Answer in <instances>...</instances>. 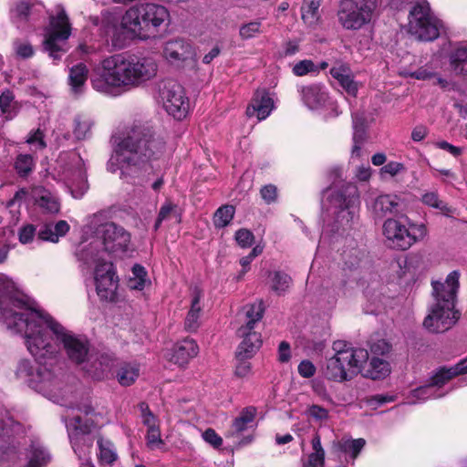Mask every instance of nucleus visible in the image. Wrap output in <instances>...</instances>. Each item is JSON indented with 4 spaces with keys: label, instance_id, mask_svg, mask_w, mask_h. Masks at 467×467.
<instances>
[{
    "label": "nucleus",
    "instance_id": "nucleus-1",
    "mask_svg": "<svg viewBox=\"0 0 467 467\" xmlns=\"http://www.w3.org/2000/svg\"><path fill=\"white\" fill-rule=\"evenodd\" d=\"M165 143L145 125H133L117 143L108 169L119 171V177L131 184L143 182V175L150 168L149 161L162 155Z\"/></svg>",
    "mask_w": 467,
    "mask_h": 467
},
{
    "label": "nucleus",
    "instance_id": "nucleus-2",
    "mask_svg": "<svg viewBox=\"0 0 467 467\" xmlns=\"http://www.w3.org/2000/svg\"><path fill=\"white\" fill-rule=\"evenodd\" d=\"M157 73L158 63L151 57L115 54L94 67L90 82L95 90L116 97L154 78Z\"/></svg>",
    "mask_w": 467,
    "mask_h": 467
},
{
    "label": "nucleus",
    "instance_id": "nucleus-3",
    "mask_svg": "<svg viewBox=\"0 0 467 467\" xmlns=\"http://www.w3.org/2000/svg\"><path fill=\"white\" fill-rule=\"evenodd\" d=\"M29 314L32 320L36 321L32 326L36 337H43L47 342L57 347L60 345L67 358L79 366L92 379L99 380L108 376L114 365V359L105 357L100 360L99 368L89 364L87 359L91 353L88 340L85 337L68 330L47 313L29 312Z\"/></svg>",
    "mask_w": 467,
    "mask_h": 467
},
{
    "label": "nucleus",
    "instance_id": "nucleus-4",
    "mask_svg": "<svg viewBox=\"0 0 467 467\" xmlns=\"http://www.w3.org/2000/svg\"><path fill=\"white\" fill-rule=\"evenodd\" d=\"M0 311L9 329L24 334L30 353L38 357L56 351V348L47 339L34 334L32 326L36 321L32 320L29 312L41 311L19 291L16 282L3 273H0Z\"/></svg>",
    "mask_w": 467,
    "mask_h": 467
},
{
    "label": "nucleus",
    "instance_id": "nucleus-5",
    "mask_svg": "<svg viewBox=\"0 0 467 467\" xmlns=\"http://www.w3.org/2000/svg\"><path fill=\"white\" fill-rule=\"evenodd\" d=\"M460 274L450 273L444 283L433 281L434 303L423 321L426 329L432 333H442L450 329L458 320L459 313L454 310L456 293L459 288Z\"/></svg>",
    "mask_w": 467,
    "mask_h": 467
},
{
    "label": "nucleus",
    "instance_id": "nucleus-6",
    "mask_svg": "<svg viewBox=\"0 0 467 467\" xmlns=\"http://www.w3.org/2000/svg\"><path fill=\"white\" fill-rule=\"evenodd\" d=\"M52 345L57 348L55 344ZM55 349L56 351L52 354L47 353V355L38 357L31 353L36 359V366L29 359H20L15 373L18 379L29 387L42 392L45 396L53 400L54 402H59L58 392L61 390V382L54 370L47 367V365H52L51 362L49 364L46 362L42 364V359L52 360L56 358L58 348Z\"/></svg>",
    "mask_w": 467,
    "mask_h": 467
},
{
    "label": "nucleus",
    "instance_id": "nucleus-7",
    "mask_svg": "<svg viewBox=\"0 0 467 467\" xmlns=\"http://www.w3.org/2000/svg\"><path fill=\"white\" fill-rule=\"evenodd\" d=\"M335 355L327 359L324 370L325 377L336 382L350 380L362 371L368 359V352L364 348H354L345 341L333 343Z\"/></svg>",
    "mask_w": 467,
    "mask_h": 467
},
{
    "label": "nucleus",
    "instance_id": "nucleus-8",
    "mask_svg": "<svg viewBox=\"0 0 467 467\" xmlns=\"http://www.w3.org/2000/svg\"><path fill=\"white\" fill-rule=\"evenodd\" d=\"M93 412V408L88 400H85L76 407L66 409L62 416L65 421L72 448L78 458L82 461L79 467H95L89 461L91 440L88 437L89 431V420L83 419L81 414L88 416Z\"/></svg>",
    "mask_w": 467,
    "mask_h": 467
},
{
    "label": "nucleus",
    "instance_id": "nucleus-9",
    "mask_svg": "<svg viewBox=\"0 0 467 467\" xmlns=\"http://www.w3.org/2000/svg\"><path fill=\"white\" fill-rule=\"evenodd\" d=\"M429 231L425 223L410 220L407 215L388 218L382 225V234L387 245L394 250L407 251L423 242Z\"/></svg>",
    "mask_w": 467,
    "mask_h": 467
},
{
    "label": "nucleus",
    "instance_id": "nucleus-10",
    "mask_svg": "<svg viewBox=\"0 0 467 467\" xmlns=\"http://www.w3.org/2000/svg\"><path fill=\"white\" fill-rule=\"evenodd\" d=\"M327 199L331 213L335 216V227H349L358 217L359 211V193L358 187L351 182L334 184L327 190Z\"/></svg>",
    "mask_w": 467,
    "mask_h": 467
},
{
    "label": "nucleus",
    "instance_id": "nucleus-11",
    "mask_svg": "<svg viewBox=\"0 0 467 467\" xmlns=\"http://www.w3.org/2000/svg\"><path fill=\"white\" fill-rule=\"evenodd\" d=\"M166 7L157 4H140L129 8L122 16L123 26L134 36L145 37L154 33L168 19Z\"/></svg>",
    "mask_w": 467,
    "mask_h": 467
},
{
    "label": "nucleus",
    "instance_id": "nucleus-12",
    "mask_svg": "<svg viewBox=\"0 0 467 467\" xmlns=\"http://www.w3.org/2000/svg\"><path fill=\"white\" fill-rule=\"evenodd\" d=\"M381 0H340L337 21L346 30L358 31L374 21Z\"/></svg>",
    "mask_w": 467,
    "mask_h": 467
},
{
    "label": "nucleus",
    "instance_id": "nucleus-13",
    "mask_svg": "<svg viewBox=\"0 0 467 467\" xmlns=\"http://www.w3.org/2000/svg\"><path fill=\"white\" fill-rule=\"evenodd\" d=\"M71 34L68 17L61 5L56 6L55 14L49 16L46 30L44 48L54 60L61 59L67 51V40Z\"/></svg>",
    "mask_w": 467,
    "mask_h": 467
},
{
    "label": "nucleus",
    "instance_id": "nucleus-14",
    "mask_svg": "<svg viewBox=\"0 0 467 467\" xmlns=\"http://www.w3.org/2000/svg\"><path fill=\"white\" fill-rule=\"evenodd\" d=\"M409 33L421 41H432L440 35L441 22L431 13L429 4L419 1L409 15Z\"/></svg>",
    "mask_w": 467,
    "mask_h": 467
},
{
    "label": "nucleus",
    "instance_id": "nucleus-15",
    "mask_svg": "<svg viewBox=\"0 0 467 467\" xmlns=\"http://www.w3.org/2000/svg\"><path fill=\"white\" fill-rule=\"evenodd\" d=\"M467 373V358L461 360L451 368H441L431 378L430 384L413 389L409 397V403L415 404L430 399L444 396L440 388L455 376Z\"/></svg>",
    "mask_w": 467,
    "mask_h": 467
},
{
    "label": "nucleus",
    "instance_id": "nucleus-16",
    "mask_svg": "<svg viewBox=\"0 0 467 467\" xmlns=\"http://www.w3.org/2000/svg\"><path fill=\"white\" fill-rule=\"evenodd\" d=\"M160 99L167 113L181 120L190 111V99L184 88L175 80H163L159 86Z\"/></svg>",
    "mask_w": 467,
    "mask_h": 467
},
{
    "label": "nucleus",
    "instance_id": "nucleus-17",
    "mask_svg": "<svg viewBox=\"0 0 467 467\" xmlns=\"http://www.w3.org/2000/svg\"><path fill=\"white\" fill-rule=\"evenodd\" d=\"M162 57L170 65L182 67L189 64H196V51L192 43L182 37H176L164 42L161 50Z\"/></svg>",
    "mask_w": 467,
    "mask_h": 467
},
{
    "label": "nucleus",
    "instance_id": "nucleus-18",
    "mask_svg": "<svg viewBox=\"0 0 467 467\" xmlns=\"http://www.w3.org/2000/svg\"><path fill=\"white\" fill-rule=\"evenodd\" d=\"M97 234L102 240L104 250L111 254H123L130 244V233L112 222L101 224Z\"/></svg>",
    "mask_w": 467,
    "mask_h": 467
},
{
    "label": "nucleus",
    "instance_id": "nucleus-19",
    "mask_svg": "<svg viewBox=\"0 0 467 467\" xmlns=\"http://www.w3.org/2000/svg\"><path fill=\"white\" fill-rule=\"evenodd\" d=\"M76 255L78 260L87 266L94 265V280H97L99 275L104 276L115 275L113 265L110 262L106 261L102 257V251L97 248V245L90 243L87 246H83L78 249Z\"/></svg>",
    "mask_w": 467,
    "mask_h": 467
},
{
    "label": "nucleus",
    "instance_id": "nucleus-20",
    "mask_svg": "<svg viewBox=\"0 0 467 467\" xmlns=\"http://www.w3.org/2000/svg\"><path fill=\"white\" fill-rule=\"evenodd\" d=\"M302 99L307 108L311 109H325L334 112L332 116L339 114L337 103L329 97L325 86L312 84L303 87L301 89Z\"/></svg>",
    "mask_w": 467,
    "mask_h": 467
},
{
    "label": "nucleus",
    "instance_id": "nucleus-21",
    "mask_svg": "<svg viewBox=\"0 0 467 467\" xmlns=\"http://www.w3.org/2000/svg\"><path fill=\"white\" fill-rule=\"evenodd\" d=\"M70 161L73 167L65 171V178L68 180L72 196L79 199L88 189L85 164L82 158L76 153L70 155Z\"/></svg>",
    "mask_w": 467,
    "mask_h": 467
},
{
    "label": "nucleus",
    "instance_id": "nucleus-22",
    "mask_svg": "<svg viewBox=\"0 0 467 467\" xmlns=\"http://www.w3.org/2000/svg\"><path fill=\"white\" fill-rule=\"evenodd\" d=\"M400 199L395 194H380L375 198L366 200V205L377 218H382L387 214L398 212Z\"/></svg>",
    "mask_w": 467,
    "mask_h": 467
},
{
    "label": "nucleus",
    "instance_id": "nucleus-23",
    "mask_svg": "<svg viewBox=\"0 0 467 467\" xmlns=\"http://www.w3.org/2000/svg\"><path fill=\"white\" fill-rule=\"evenodd\" d=\"M238 335L243 337L236 350V358H252L262 346L261 334L249 327H240Z\"/></svg>",
    "mask_w": 467,
    "mask_h": 467
},
{
    "label": "nucleus",
    "instance_id": "nucleus-24",
    "mask_svg": "<svg viewBox=\"0 0 467 467\" xmlns=\"http://www.w3.org/2000/svg\"><path fill=\"white\" fill-rule=\"evenodd\" d=\"M199 348L195 340L186 337L174 344L169 360L179 367H185L191 359L197 356Z\"/></svg>",
    "mask_w": 467,
    "mask_h": 467
},
{
    "label": "nucleus",
    "instance_id": "nucleus-25",
    "mask_svg": "<svg viewBox=\"0 0 467 467\" xmlns=\"http://www.w3.org/2000/svg\"><path fill=\"white\" fill-rule=\"evenodd\" d=\"M274 109V101L265 90H257L246 109L248 117H256L258 120L265 119Z\"/></svg>",
    "mask_w": 467,
    "mask_h": 467
},
{
    "label": "nucleus",
    "instance_id": "nucleus-26",
    "mask_svg": "<svg viewBox=\"0 0 467 467\" xmlns=\"http://www.w3.org/2000/svg\"><path fill=\"white\" fill-rule=\"evenodd\" d=\"M41 9L42 5L40 4L21 0L11 8V18L18 27H22L24 22L34 21L36 14L39 13Z\"/></svg>",
    "mask_w": 467,
    "mask_h": 467
},
{
    "label": "nucleus",
    "instance_id": "nucleus-27",
    "mask_svg": "<svg viewBox=\"0 0 467 467\" xmlns=\"http://www.w3.org/2000/svg\"><path fill=\"white\" fill-rule=\"evenodd\" d=\"M21 425L15 421L7 411L0 419V460L5 459L9 448V439L21 431Z\"/></svg>",
    "mask_w": 467,
    "mask_h": 467
},
{
    "label": "nucleus",
    "instance_id": "nucleus-28",
    "mask_svg": "<svg viewBox=\"0 0 467 467\" xmlns=\"http://www.w3.org/2000/svg\"><path fill=\"white\" fill-rule=\"evenodd\" d=\"M203 294L195 288L192 293L191 306L184 321V327L187 331H196L200 326V318L202 311V299Z\"/></svg>",
    "mask_w": 467,
    "mask_h": 467
},
{
    "label": "nucleus",
    "instance_id": "nucleus-29",
    "mask_svg": "<svg viewBox=\"0 0 467 467\" xmlns=\"http://www.w3.org/2000/svg\"><path fill=\"white\" fill-rule=\"evenodd\" d=\"M256 410L254 407L244 408L240 415L233 421L228 431V436L239 437L244 431L254 426Z\"/></svg>",
    "mask_w": 467,
    "mask_h": 467
},
{
    "label": "nucleus",
    "instance_id": "nucleus-30",
    "mask_svg": "<svg viewBox=\"0 0 467 467\" xmlns=\"http://www.w3.org/2000/svg\"><path fill=\"white\" fill-rule=\"evenodd\" d=\"M26 455L27 463L26 467H46L51 460L50 453L38 441H32Z\"/></svg>",
    "mask_w": 467,
    "mask_h": 467
},
{
    "label": "nucleus",
    "instance_id": "nucleus-31",
    "mask_svg": "<svg viewBox=\"0 0 467 467\" xmlns=\"http://www.w3.org/2000/svg\"><path fill=\"white\" fill-rule=\"evenodd\" d=\"M69 228V224L66 221L60 220L55 224L43 225L37 232V236L42 241L57 243L60 237L67 234Z\"/></svg>",
    "mask_w": 467,
    "mask_h": 467
},
{
    "label": "nucleus",
    "instance_id": "nucleus-32",
    "mask_svg": "<svg viewBox=\"0 0 467 467\" xmlns=\"http://www.w3.org/2000/svg\"><path fill=\"white\" fill-rule=\"evenodd\" d=\"M88 75V69L84 63H78L70 68L68 76L69 85L75 95H80L84 91Z\"/></svg>",
    "mask_w": 467,
    "mask_h": 467
},
{
    "label": "nucleus",
    "instance_id": "nucleus-33",
    "mask_svg": "<svg viewBox=\"0 0 467 467\" xmlns=\"http://www.w3.org/2000/svg\"><path fill=\"white\" fill-rule=\"evenodd\" d=\"M96 290L98 296L103 300H113L115 296V292L118 288V277L113 276H104L99 275L97 280L95 281Z\"/></svg>",
    "mask_w": 467,
    "mask_h": 467
},
{
    "label": "nucleus",
    "instance_id": "nucleus-34",
    "mask_svg": "<svg viewBox=\"0 0 467 467\" xmlns=\"http://www.w3.org/2000/svg\"><path fill=\"white\" fill-rule=\"evenodd\" d=\"M313 451L303 461V467H324L325 465V450L321 444V439L317 432L311 441Z\"/></svg>",
    "mask_w": 467,
    "mask_h": 467
},
{
    "label": "nucleus",
    "instance_id": "nucleus-35",
    "mask_svg": "<svg viewBox=\"0 0 467 467\" xmlns=\"http://www.w3.org/2000/svg\"><path fill=\"white\" fill-rule=\"evenodd\" d=\"M94 121L90 116L79 114L73 120V136L77 140H88L91 137Z\"/></svg>",
    "mask_w": 467,
    "mask_h": 467
},
{
    "label": "nucleus",
    "instance_id": "nucleus-36",
    "mask_svg": "<svg viewBox=\"0 0 467 467\" xmlns=\"http://www.w3.org/2000/svg\"><path fill=\"white\" fill-rule=\"evenodd\" d=\"M33 196L37 204L47 213H56L59 211V202L49 191L44 188H36L33 191Z\"/></svg>",
    "mask_w": 467,
    "mask_h": 467
},
{
    "label": "nucleus",
    "instance_id": "nucleus-37",
    "mask_svg": "<svg viewBox=\"0 0 467 467\" xmlns=\"http://www.w3.org/2000/svg\"><path fill=\"white\" fill-rule=\"evenodd\" d=\"M268 278L270 289L277 296H284L292 284V278L282 271L269 272Z\"/></svg>",
    "mask_w": 467,
    "mask_h": 467
},
{
    "label": "nucleus",
    "instance_id": "nucleus-38",
    "mask_svg": "<svg viewBox=\"0 0 467 467\" xmlns=\"http://www.w3.org/2000/svg\"><path fill=\"white\" fill-rule=\"evenodd\" d=\"M365 444L366 441L362 438L356 440L343 438L333 442V449L343 453H349L354 461Z\"/></svg>",
    "mask_w": 467,
    "mask_h": 467
},
{
    "label": "nucleus",
    "instance_id": "nucleus-39",
    "mask_svg": "<svg viewBox=\"0 0 467 467\" xmlns=\"http://www.w3.org/2000/svg\"><path fill=\"white\" fill-rule=\"evenodd\" d=\"M450 64L456 74L467 76V43L459 46L452 52Z\"/></svg>",
    "mask_w": 467,
    "mask_h": 467
},
{
    "label": "nucleus",
    "instance_id": "nucleus-40",
    "mask_svg": "<svg viewBox=\"0 0 467 467\" xmlns=\"http://www.w3.org/2000/svg\"><path fill=\"white\" fill-rule=\"evenodd\" d=\"M322 0H304L301 13L302 19L308 26H314L317 25L320 15L319 6Z\"/></svg>",
    "mask_w": 467,
    "mask_h": 467
},
{
    "label": "nucleus",
    "instance_id": "nucleus-41",
    "mask_svg": "<svg viewBox=\"0 0 467 467\" xmlns=\"http://www.w3.org/2000/svg\"><path fill=\"white\" fill-rule=\"evenodd\" d=\"M148 273L144 266L136 264L131 268V275L128 280V286L132 290L141 291L150 285Z\"/></svg>",
    "mask_w": 467,
    "mask_h": 467
},
{
    "label": "nucleus",
    "instance_id": "nucleus-42",
    "mask_svg": "<svg viewBox=\"0 0 467 467\" xmlns=\"http://www.w3.org/2000/svg\"><path fill=\"white\" fill-rule=\"evenodd\" d=\"M140 376V368L135 363H125L119 367L116 377L121 386H130Z\"/></svg>",
    "mask_w": 467,
    "mask_h": 467
},
{
    "label": "nucleus",
    "instance_id": "nucleus-43",
    "mask_svg": "<svg viewBox=\"0 0 467 467\" xmlns=\"http://www.w3.org/2000/svg\"><path fill=\"white\" fill-rule=\"evenodd\" d=\"M244 310L246 323L241 327H249V329L254 330V325L263 318L265 313L264 302L262 300H259L250 305H247L245 306Z\"/></svg>",
    "mask_w": 467,
    "mask_h": 467
},
{
    "label": "nucleus",
    "instance_id": "nucleus-44",
    "mask_svg": "<svg viewBox=\"0 0 467 467\" xmlns=\"http://www.w3.org/2000/svg\"><path fill=\"white\" fill-rule=\"evenodd\" d=\"M130 34L134 35L131 31L126 28L122 23L119 26H113L107 31L108 38L111 41L112 46L118 49L125 47L126 40L129 38Z\"/></svg>",
    "mask_w": 467,
    "mask_h": 467
},
{
    "label": "nucleus",
    "instance_id": "nucleus-45",
    "mask_svg": "<svg viewBox=\"0 0 467 467\" xmlns=\"http://www.w3.org/2000/svg\"><path fill=\"white\" fill-rule=\"evenodd\" d=\"M390 372V367L388 361L379 358H373L369 363V368L366 376L372 379H379L388 376Z\"/></svg>",
    "mask_w": 467,
    "mask_h": 467
},
{
    "label": "nucleus",
    "instance_id": "nucleus-46",
    "mask_svg": "<svg viewBox=\"0 0 467 467\" xmlns=\"http://www.w3.org/2000/svg\"><path fill=\"white\" fill-rule=\"evenodd\" d=\"M98 446L99 461L102 463L111 464L118 459L115 446L110 441L100 438L98 441Z\"/></svg>",
    "mask_w": 467,
    "mask_h": 467
},
{
    "label": "nucleus",
    "instance_id": "nucleus-47",
    "mask_svg": "<svg viewBox=\"0 0 467 467\" xmlns=\"http://www.w3.org/2000/svg\"><path fill=\"white\" fill-rule=\"evenodd\" d=\"M235 209L233 205H223L219 207L213 215V224L216 228L227 226L234 219Z\"/></svg>",
    "mask_w": 467,
    "mask_h": 467
},
{
    "label": "nucleus",
    "instance_id": "nucleus-48",
    "mask_svg": "<svg viewBox=\"0 0 467 467\" xmlns=\"http://www.w3.org/2000/svg\"><path fill=\"white\" fill-rule=\"evenodd\" d=\"M421 202L430 207L440 210L445 215H450L452 213V209L449 207L444 202L440 200L437 192H425L421 196Z\"/></svg>",
    "mask_w": 467,
    "mask_h": 467
},
{
    "label": "nucleus",
    "instance_id": "nucleus-49",
    "mask_svg": "<svg viewBox=\"0 0 467 467\" xmlns=\"http://www.w3.org/2000/svg\"><path fill=\"white\" fill-rule=\"evenodd\" d=\"M35 162L30 154H19L15 161V170L19 176L26 177L33 170Z\"/></svg>",
    "mask_w": 467,
    "mask_h": 467
},
{
    "label": "nucleus",
    "instance_id": "nucleus-50",
    "mask_svg": "<svg viewBox=\"0 0 467 467\" xmlns=\"http://www.w3.org/2000/svg\"><path fill=\"white\" fill-rule=\"evenodd\" d=\"M0 109L6 119H12L16 115L12 92L5 91L2 93L0 96Z\"/></svg>",
    "mask_w": 467,
    "mask_h": 467
},
{
    "label": "nucleus",
    "instance_id": "nucleus-51",
    "mask_svg": "<svg viewBox=\"0 0 467 467\" xmlns=\"http://www.w3.org/2000/svg\"><path fill=\"white\" fill-rule=\"evenodd\" d=\"M176 208L177 206L172 204L171 202H166L161 205L155 222V230H158L161 223L169 219L171 215H174L178 219V222L181 221V216L177 213Z\"/></svg>",
    "mask_w": 467,
    "mask_h": 467
},
{
    "label": "nucleus",
    "instance_id": "nucleus-52",
    "mask_svg": "<svg viewBox=\"0 0 467 467\" xmlns=\"http://www.w3.org/2000/svg\"><path fill=\"white\" fill-rule=\"evenodd\" d=\"M139 410L142 419V423L147 427V430L159 427L157 417L150 411L149 406L145 402L139 404Z\"/></svg>",
    "mask_w": 467,
    "mask_h": 467
},
{
    "label": "nucleus",
    "instance_id": "nucleus-53",
    "mask_svg": "<svg viewBox=\"0 0 467 467\" xmlns=\"http://www.w3.org/2000/svg\"><path fill=\"white\" fill-rule=\"evenodd\" d=\"M261 32V22L253 21L243 25L240 27L239 35L243 39H249L254 37Z\"/></svg>",
    "mask_w": 467,
    "mask_h": 467
},
{
    "label": "nucleus",
    "instance_id": "nucleus-54",
    "mask_svg": "<svg viewBox=\"0 0 467 467\" xmlns=\"http://www.w3.org/2000/svg\"><path fill=\"white\" fill-rule=\"evenodd\" d=\"M318 67L313 63L312 60L305 59L297 62L293 67V73L296 76L302 77L311 72H317Z\"/></svg>",
    "mask_w": 467,
    "mask_h": 467
},
{
    "label": "nucleus",
    "instance_id": "nucleus-55",
    "mask_svg": "<svg viewBox=\"0 0 467 467\" xmlns=\"http://www.w3.org/2000/svg\"><path fill=\"white\" fill-rule=\"evenodd\" d=\"M13 45L16 54L22 58H29L34 55V48L27 41L17 39Z\"/></svg>",
    "mask_w": 467,
    "mask_h": 467
},
{
    "label": "nucleus",
    "instance_id": "nucleus-56",
    "mask_svg": "<svg viewBox=\"0 0 467 467\" xmlns=\"http://www.w3.org/2000/svg\"><path fill=\"white\" fill-rule=\"evenodd\" d=\"M146 442L151 450L160 448L163 444L159 427L147 430Z\"/></svg>",
    "mask_w": 467,
    "mask_h": 467
},
{
    "label": "nucleus",
    "instance_id": "nucleus-57",
    "mask_svg": "<svg viewBox=\"0 0 467 467\" xmlns=\"http://www.w3.org/2000/svg\"><path fill=\"white\" fill-rule=\"evenodd\" d=\"M234 237L237 244L243 248L250 247L254 242V234L251 231L244 228L239 229L235 233Z\"/></svg>",
    "mask_w": 467,
    "mask_h": 467
},
{
    "label": "nucleus",
    "instance_id": "nucleus-58",
    "mask_svg": "<svg viewBox=\"0 0 467 467\" xmlns=\"http://www.w3.org/2000/svg\"><path fill=\"white\" fill-rule=\"evenodd\" d=\"M351 69L345 64H337L330 68V74L339 84L351 74Z\"/></svg>",
    "mask_w": 467,
    "mask_h": 467
},
{
    "label": "nucleus",
    "instance_id": "nucleus-59",
    "mask_svg": "<svg viewBox=\"0 0 467 467\" xmlns=\"http://www.w3.org/2000/svg\"><path fill=\"white\" fill-rule=\"evenodd\" d=\"M36 229L33 224H26L18 232V239L21 244L31 243L36 235Z\"/></svg>",
    "mask_w": 467,
    "mask_h": 467
},
{
    "label": "nucleus",
    "instance_id": "nucleus-60",
    "mask_svg": "<svg viewBox=\"0 0 467 467\" xmlns=\"http://www.w3.org/2000/svg\"><path fill=\"white\" fill-rule=\"evenodd\" d=\"M394 396L387 395V394H377L369 397L367 400V404L371 409H377L378 407L394 401Z\"/></svg>",
    "mask_w": 467,
    "mask_h": 467
},
{
    "label": "nucleus",
    "instance_id": "nucleus-61",
    "mask_svg": "<svg viewBox=\"0 0 467 467\" xmlns=\"http://www.w3.org/2000/svg\"><path fill=\"white\" fill-rule=\"evenodd\" d=\"M353 119V144L354 145H363L365 140V131L363 128L361 127V124H359V121L355 114L352 115Z\"/></svg>",
    "mask_w": 467,
    "mask_h": 467
},
{
    "label": "nucleus",
    "instance_id": "nucleus-62",
    "mask_svg": "<svg viewBox=\"0 0 467 467\" xmlns=\"http://www.w3.org/2000/svg\"><path fill=\"white\" fill-rule=\"evenodd\" d=\"M342 88L350 96L356 97L358 90V84L354 80V76L351 73L348 78L339 84Z\"/></svg>",
    "mask_w": 467,
    "mask_h": 467
},
{
    "label": "nucleus",
    "instance_id": "nucleus-63",
    "mask_svg": "<svg viewBox=\"0 0 467 467\" xmlns=\"http://www.w3.org/2000/svg\"><path fill=\"white\" fill-rule=\"evenodd\" d=\"M307 414L317 420H325L328 418V410L319 405H311Z\"/></svg>",
    "mask_w": 467,
    "mask_h": 467
},
{
    "label": "nucleus",
    "instance_id": "nucleus-64",
    "mask_svg": "<svg viewBox=\"0 0 467 467\" xmlns=\"http://www.w3.org/2000/svg\"><path fill=\"white\" fill-rule=\"evenodd\" d=\"M202 438L214 448H219L223 444V439L213 429H207L202 433Z\"/></svg>",
    "mask_w": 467,
    "mask_h": 467
}]
</instances>
